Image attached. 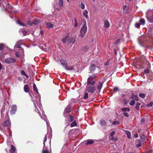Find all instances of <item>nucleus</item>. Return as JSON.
Instances as JSON below:
<instances>
[{"label":"nucleus","mask_w":153,"mask_h":153,"mask_svg":"<svg viewBox=\"0 0 153 153\" xmlns=\"http://www.w3.org/2000/svg\"><path fill=\"white\" fill-rule=\"evenodd\" d=\"M96 68V66L94 64H92L89 67V70L91 72L94 71Z\"/></svg>","instance_id":"17"},{"label":"nucleus","mask_w":153,"mask_h":153,"mask_svg":"<svg viewBox=\"0 0 153 153\" xmlns=\"http://www.w3.org/2000/svg\"><path fill=\"white\" fill-rule=\"evenodd\" d=\"M135 103V101L134 100H132L130 102L129 104H130V105H131V106H132Z\"/></svg>","instance_id":"39"},{"label":"nucleus","mask_w":153,"mask_h":153,"mask_svg":"<svg viewBox=\"0 0 153 153\" xmlns=\"http://www.w3.org/2000/svg\"><path fill=\"white\" fill-rule=\"evenodd\" d=\"M71 111V108H70L69 107H67L65 109V111L67 113H68V112H70Z\"/></svg>","instance_id":"37"},{"label":"nucleus","mask_w":153,"mask_h":153,"mask_svg":"<svg viewBox=\"0 0 153 153\" xmlns=\"http://www.w3.org/2000/svg\"><path fill=\"white\" fill-rule=\"evenodd\" d=\"M147 19L148 22L150 23H153V12L152 13V16L150 17H147Z\"/></svg>","instance_id":"10"},{"label":"nucleus","mask_w":153,"mask_h":153,"mask_svg":"<svg viewBox=\"0 0 153 153\" xmlns=\"http://www.w3.org/2000/svg\"><path fill=\"white\" fill-rule=\"evenodd\" d=\"M3 126H7L10 125V123L9 120H7L2 124Z\"/></svg>","instance_id":"11"},{"label":"nucleus","mask_w":153,"mask_h":153,"mask_svg":"<svg viewBox=\"0 0 153 153\" xmlns=\"http://www.w3.org/2000/svg\"><path fill=\"white\" fill-rule=\"evenodd\" d=\"M6 0H1L0 5L1 7H2L5 9H11L12 7L8 4H7L5 1Z\"/></svg>","instance_id":"2"},{"label":"nucleus","mask_w":153,"mask_h":153,"mask_svg":"<svg viewBox=\"0 0 153 153\" xmlns=\"http://www.w3.org/2000/svg\"><path fill=\"white\" fill-rule=\"evenodd\" d=\"M100 123L102 126H104L106 125V123L104 120H101L100 121Z\"/></svg>","instance_id":"18"},{"label":"nucleus","mask_w":153,"mask_h":153,"mask_svg":"<svg viewBox=\"0 0 153 153\" xmlns=\"http://www.w3.org/2000/svg\"><path fill=\"white\" fill-rule=\"evenodd\" d=\"M145 122L144 119L143 118H142L141 120V123L142 124L143 123Z\"/></svg>","instance_id":"58"},{"label":"nucleus","mask_w":153,"mask_h":153,"mask_svg":"<svg viewBox=\"0 0 153 153\" xmlns=\"http://www.w3.org/2000/svg\"><path fill=\"white\" fill-rule=\"evenodd\" d=\"M23 42V40H20L18 41L16 45V47L17 48H20V46L22 44Z\"/></svg>","instance_id":"14"},{"label":"nucleus","mask_w":153,"mask_h":153,"mask_svg":"<svg viewBox=\"0 0 153 153\" xmlns=\"http://www.w3.org/2000/svg\"><path fill=\"white\" fill-rule=\"evenodd\" d=\"M40 22L39 20L38 19H35L33 22V23L35 25H37L39 24Z\"/></svg>","instance_id":"34"},{"label":"nucleus","mask_w":153,"mask_h":153,"mask_svg":"<svg viewBox=\"0 0 153 153\" xmlns=\"http://www.w3.org/2000/svg\"><path fill=\"white\" fill-rule=\"evenodd\" d=\"M67 41V43L69 44H70L71 43L74 44L75 42V40L73 38L69 37L68 36V38Z\"/></svg>","instance_id":"8"},{"label":"nucleus","mask_w":153,"mask_h":153,"mask_svg":"<svg viewBox=\"0 0 153 153\" xmlns=\"http://www.w3.org/2000/svg\"><path fill=\"white\" fill-rule=\"evenodd\" d=\"M87 91L89 92L94 93L96 90V88L95 86L88 85L86 87Z\"/></svg>","instance_id":"4"},{"label":"nucleus","mask_w":153,"mask_h":153,"mask_svg":"<svg viewBox=\"0 0 153 153\" xmlns=\"http://www.w3.org/2000/svg\"><path fill=\"white\" fill-rule=\"evenodd\" d=\"M33 91L36 92L37 94H39V92L38 91V90L36 85L34 83L33 85Z\"/></svg>","instance_id":"32"},{"label":"nucleus","mask_w":153,"mask_h":153,"mask_svg":"<svg viewBox=\"0 0 153 153\" xmlns=\"http://www.w3.org/2000/svg\"><path fill=\"white\" fill-rule=\"evenodd\" d=\"M69 117L70 118V120H69V123H68V124L65 127V128H66L69 125L70 123H71L73 122L74 121V117L72 115H69Z\"/></svg>","instance_id":"13"},{"label":"nucleus","mask_w":153,"mask_h":153,"mask_svg":"<svg viewBox=\"0 0 153 153\" xmlns=\"http://www.w3.org/2000/svg\"><path fill=\"white\" fill-rule=\"evenodd\" d=\"M80 7L82 9H83L85 8V5L84 4H83L82 3H81L80 5Z\"/></svg>","instance_id":"49"},{"label":"nucleus","mask_w":153,"mask_h":153,"mask_svg":"<svg viewBox=\"0 0 153 153\" xmlns=\"http://www.w3.org/2000/svg\"><path fill=\"white\" fill-rule=\"evenodd\" d=\"M40 48L42 50H44L45 49V48L43 46H40Z\"/></svg>","instance_id":"61"},{"label":"nucleus","mask_w":153,"mask_h":153,"mask_svg":"<svg viewBox=\"0 0 153 153\" xmlns=\"http://www.w3.org/2000/svg\"><path fill=\"white\" fill-rule=\"evenodd\" d=\"M98 74L96 73L93 74L88 77L87 79V82L88 85H94L96 82L95 81H92L94 78H95L98 75Z\"/></svg>","instance_id":"1"},{"label":"nucleus","mask_w":153,"mask_h":153,"mask_svg":"<svg viewBox=\"0 0 153 153\" xmlns=\"http://www.w3.org/2000/svg\"><path fill=\"white\" fill-rule=\"evenodd\" d=\"M59 5L60 7H62L63 6V0H60L59 3Z\"/></svg>","instance_id":"35"},{"label":"nucleus","mask_w":153,"mask_h":153,"mask_svg":"<svg viewBox=\"0 0 153 153\" xmlns=\"http://www.w3.org/2000/svg\"><path fill=\"white\" fill-rule=\"evenodd\" d=\"M24 90L27 93L29 92V88L27 85H25L24 86Z\"/></svg>","instance_id":"15"},{"label":"nucleus","mask_w":153,"mask_h":153,"mask_svg":"<svg viewBox=\"0 0 153 153\" xmlns=\"http://www.w3.org/2000/svg\"><path fill=\"white\" fill-rule=\"evenodd\" d=\"M20 31L24 35H27L29 34V33L27 31L23 29L21 30Z\"/></svg>","instance_id":"29"},{"label":"nucleus","mask_w":153,"mask_h":153,"mask_svg":"<svg viewBox=\"0 0 153 153\" xmlns=\"http://www.w3.org/2000/svg\"><path fill=\"white\" fill-rule=\"evenodd\" d=\"M124 116L125 117H129V115L128 114L127 112L123 113Z\"/></svg>","instance_id":"48"},{"label":"nucleus","mask_w":153,"mask_h":153,"mask_svg":"<svg viewBox=\"0 0 153 153\" xmlns=\"http://www.w3.org/2000/svg\"><path fill=\"white\" fill-rule=\"evenodd\" d=\"M21 74L23 76H24L26 77V78H28V76L26 74L25 71L23 70H22L21 72Z\"/></svg>","instance_id":"33"},{"label":"nucleus","mask_w":153,"mask_h":153,"mask_svg":"<svg viewBox=\"0 0 153 153\" xmlns=\"http://www.w3.org/2000/svg\"><path fill=\"white\" fill-rule=\"evenodd\" d=\"M16 148L13 145H11V148L10 150V152L11 153H14L15 151Z\"/></svg>","instance_id":"27"},{"label":"nucleus","mask_w":153,"mask_h":153,"mask_svg":"<svg viewBox=\"0 0 153 153\" xmlns=\"http://www.w3.org/2000/svg\"><path fill=\"white\" fill-rule=\"evenodd\" d=\"M141 143H140L137 145H136V146L137 147H139L141 146Z\"/></svg>","instance_id":"59"},{"label":"nucleus","mask_w":153,"mask_h":153,"mask_svg":"<svg viewBox=\"0 0 153 153\" xmlns=\"http://www.w3.org/2000/svg\"><path fill=\"white\" fill-rule=\"evenodd\" d=\"M132 99H134L136 101L138 100V97L137 95H134L133 94H132V95L131 97Z\"/></svg>","instance_id":"25"},{"label":"nucleus","mask_w":153,"mask_h":153,"mask_svg":"<svg viewBox=\"0 0 153 153\" xmlns=\"http://www.w3.org/2000/svg\"><path fill=\"white\" fill-rule=\"evenodd\" d=\"M113 89L114 91L115 92L117 91H119L118 88L117 87L114 88Z\"/></svg>","instance_id":"53"},{"label":"nucleus","mask_w":153,"mask_h":153,"mask_svg":"<svg viewBox=\"0 0 153 153\" xmlns=\"http://www.w3.org/2000/svg\"><path fill=\"white\" fill-rule=\"evenodd\" d=\"M146 136L143 134H142L140 136V140L142 142H144L146 138Z\"/></svg>","instance_id":"22"},{"label":"nucleus","mask_w":153,"mask_h":153,"mask_svg":"<svg viewBox=\"0 0 153 153\" xmlns=\"http://www.w3.org/2000/svg\"><path fill=\"white\" fill-rule=\"evenodd\" d=\"M88 11L87 10H85L84 12L83 13V16L85 17L86 19H88Z\"/></svg>","instance_id":"21"},{"label":"nucleus","mask_w":153,"mask_h":153,"mask_svg":"<svg viewBox=\"0 0 153 153\" xmlns=\"http://www.w3.org/2000/svg\"><path fill=\"white\" fill-rule=\"evenodd\" d=\"M140 24L139 22H136L135 24V27L137 28H138L140 27Z\"/></svg>","instance_id":"46"},{"label":"nucleus","mask_w":153,"mask_h":153,"mask_svg":"<svg viewBox=\"0 0 153 153\" xmlns=\"http://www.w3.org/2000/svg\"><path fill=\"white\" fill-rule=\"evenodd\" d=\"M128 7L126 5H125L123 7V10L124 12L126 13H127L128 11Z\"/></svg>","instance_id":"23"},{"label":"nucleus","mask_w":153,"mask_h":153,"mask_svg":"<svg viewBox=\"0 0 153 153\" xmlns=\"http://www.w3.org/2000/svg\"><path fill=\"white\" fill-rule=\"evenodd\" d=\"M109 61L108 60L107 61L105 62V63H104L105 65L106 66H107V65H108L109 64Z\"/></svg>","instance_id":"57"},{"label":"nucleus","mask_w":153,"mask_h":153,"mask_svg":"<svg viewBox=\"0 0 153 153\" xmlns=\"http://www.w3.org/2000/svg\"><path fill=\"white\" fill-rule=\"evenodd\" d=\"M88 97V93L86 92L85 93L84 96V98L85 99H87Z\"/></svg>","instance_id":"41"},{"label":"nucleus","mask_w":153,"mask_h":153,"mask_svg":"<svg viewBox=\"0 0 153 153\" xmlns=\"http://www.w3.org/2000/svg\"><path fill=\"white\" fill-rule=\"evenodd\" d=\"M86 142V144L87 145L91 144L94 143V141L93 140H88L85 141Z\"/></svg>","instance_id":"19"},{"label":"nucleus","mask_w":153,"mask_h":153,"mask_svg":"<svg viewBox=\"0 0 153 153\" xmlns=\"http://www.w3.org/2000/svg\"><path fill=\"white\" fill-rule=\"evenodd\" d=\"M39 114L40 116H41V118L43 119V120H45V121H46L47 122V121L45 120V115H44L43 117L41 115V114L40 113H39Z\"/></svg>","instance_id":"45"},{"label":"nucleus","mask_w":153,"mask_h":153,"mask_svg":"<svg viewBox=\"0 0 153 153\" xmlns=\"http://www.w3.org/2000/svg\"><path fill=\"white\" fill-rule=\"evenodd\" d=\"M4 48V45L3 44H0V50H3Z\"/></svg>","instance_id":"44"},{"label":"nucleus","mask_w":153,"mask_h":153,"mask_svg":"<svg viewBox=\"0 0 153 153\" xmlns=\"http://www.w3.org/2000/svg\"><path fill=\"white\" fill-rule=\"evenodd\" d=\"M17 23L19 24L20 25L22 26H25V25L24 24L21 23L20 21H18L17 22Z\"/></svg>","instance_id":"51"},{"label":"nucleus","mask_w":153,"mask_h":153,"mask_svg":"<svg viewBox=\"0 0 153 153\" xmlns=\"http://www.w3.org/2000/svg\"><path fill=\"white\" fill-rule=\"evenodd\" d=\"M47 139V137L46 135L44 138V142H43V144L44 146H45V142L46 141Z\"/></svg>","instance_id":"43"},{"label":"nucleus","mask_w":153,"mask_h":153,"mask_svg":"<svg viewBox=\"0 0 153 153\" xmlns=\"http://www.w3.org/2000/svg\"><path fill=\"white\" fill-rule=\"evenodd\" d=\"M138 134H134V136L135 138H137L138 137Z\"/></svg>","instance_id":"63"},{"label":"nucleus","mask_w":153,"mask_h":153,"mask_svg":"<svg viewBox=\"0 0 153 153\" xmlns=\"http://www.w3.org/2000/svg\"><path fill=\"white\" fill-rule=\"evenodd\" d=\"M102 83L100 82H99L98 83V84L96 86L97 89L99 90L100 92V90L102 88Z\"/></svg>","instance_id":"12"},{"label":"nucleus","mask_w":153,"mask_h":153,"mask_svg":"<svg viewBox=\"0 0 153 153\" xmlns=\"http://www.w3.org/2000/svg\"><path fill=\"white\" fill-rule=\"evenodd\" d=\"M18 79L20 81H22V77H18Z\"/></svg>","instance_id":"60"},{"label":"nucleus","mask_w":153,"mask_h":153,"mask_svg":"<svg viewBox=\"0 0 153 153\" xmlns=\"http://www.w3.org/2000/svg\"><path fill=\"white\" fill-rule=\"evenodd\" d=\"M149 68H147L144 70V72L145 74H147L149 73Z\"/></svg>","instance_id":"47"},{"label":"nucleus","mask_w":153,"mask_h":153,"mask_svg":"<svg viewBox=\"0 0 153 153\" xmlns=\"http://www.w3.org/2000/svg\"><path fill=\"white\" fill-rule=\"evenodd\" d=\"M121 110L123 111H130V108L127 107L123 108Z\"/></svg>","instance_id":"31"},{"label":"nucleus","mask_w":153,"mask_h":153,"mask_svg":"<svg viewBox=\"0 0 153 153\" xmlns=\"http://www.w3.org/2000/svg\"><path fill=\"white\" fill-rule=\"evenodd\" d=\"M46 25L48 28H52L54 27L53 24L50 22H47Z\"/></svg>","instance_id":"20"},{"label":"nucleus","mask_w":153,"mask_h":153,"mask_svg":"<svg viewBox=\"0 0 153 153\" xmlns=\"http://www.w3.org/2000/svg\"><path fill=\"white\" fill-rule=\"evenodd\" d=\"M110 26L109 22L107 20L105 21L104 23V27L105 28H107L108 27Z\"/></svg>","instance_id":"26"},{"label":"nucleus","mask_w":153,"mask_h":153,"mask_svg":"<svg viewBox=\"0 0 153 153\" xmlns=\"http://www.w3.org/2000/svg\"><path fill=\"white\" fill-rule=\"evenodd\" d=\"M27 23L28 24L30 25H32V24H33V23H31L30 21H29V22H27Z\"/></svg>","instance_id":"64"},{"label":"nucleus","mask_w":153,"mask_h":153,"mask_svg":"<svg viewBox=\"0 0 153 153\" xmlns=\"http://www.w3.org/2000/svg\"><path fill=\"white\" fill-rule=\"evenodd\" d=\"M140 97L142 98H144L145 96V95L144 94L140 93L139 94Z\"/></svg>","instance_id":"40"},{"label":"nucleus","mask_w":153,"mask_h":153,"mask_svg":"<svg viewBox=\"0 0 153 153\" xmlns=\"http://www.w3.org/2000/svg\"><path fill=\"white\" fill-rule=\"evenodd\" d=\"M153 104V102H150L149 104H148L147 105L149 106L152 107Z\"/></svg>","instance_id":"55"},{"label":"nucleus","mask_w":153,"mask_h":153,"mask_svg":"<svg viewBox=\"0 0 153 153\" xmlns=\"http://www.w3.org/2000/svg\"><path fill=\"white\" fill-rule=\"evenodd\" d=\"M87 27L86 26V23L82 26L80 30V34L79 36H81L82 38L84 37L87 32Z\"/></svg>","instance_id":"3"},{"label":"nucleus","mask_w":153,"mask_h":153,"mask_svg":"<svg viewBox=\"0 0 153 153\" xmlns=\"http://www.w3.org/2000/svg\"><path fill=\"white\" fill-rule=\"evenodd\" d=\"M77 124L76 121H74L70 124V126L71 127L76 126H77Z\"/></svg>","instance_id":"30"},{"label":"nucleus","mask_w":153,"mask_h":153,"mask_svg":"<svg viewBox=\"0 0 153 153\" xmlns=\"http://www.w3.org/2000/svg\"><path fill=\"white\" fill-rule=\"evenodd\" d=\"M15 55L17 57H19L20 56V53L19 52H17L16 53Z\"/></svg>","instance_id":"50"},{"label":"nucleus","mask_w":153,"mask_h":153,"mask_svg":"<svg viewBox=\"0 0 153 153\" xmlns=\"http://www.w3.org/2000/svg\"><path fill=\"white\" fill-rule=\"evenodd\" d=\"M42 153H49V152L47 150L43 149L42 151Z\"/></svg>","instance_id":"52"},{"label":"nucleus","mask_w":153,"mask_h":153,"mask_svg":"<svg viewBox=\"0 0 153 153\" xmlns=\"http://www.w3.org/2000/svg\"><path fill=\"white\" fill-rule=\"evenodd\" d=\"M60 62L61 64L63 66H66L67 64V61L66 60L62 59L60 60Z\"/></svg>","instance_id":"16"},{"label":"nucleus","mask_w":153,"mask_h":153,"mask_svg":"<svg viewBox=\"0 0 153 153\" xmlns=\"http://www.w3.org/2000/svg\"><path fill=\"white\" fill-rule=\"evenodd\" d=\"M17 106L15 105H13L11 108L10 113L11 114H14L17 111Z\"/></svg>","instance_id":"7"},{"label":"nucleus","mask_w":153,"mask_h":153,"mask_svg":"<svg viewBox=\"0 0 153 153\" xmlns=\"http://www.w3.org/2000/svg\"><path fill=\"white\" fill-rule=\"evenodd\" d=\"M109 138L110 140H113V136H111L110 135V137H109Z\"/></svg>","instance_id":"62"},{"label":"nucleus","mask_w":153,"mask_h":153,"mask_svg":"<svg viewBox=\"0 0 153 153\" xmlns=\"http://www.w3.org/2000/svg\"><path fill=\"white\" fill-rule=\"evenodd\" d=\"M140 103L139 102H137L136 103L135 108L137 110H138L140 105Z\"/></svg>","instance_id":"38"},{"label":"nucleus","mask_w":153,"mask_h":153,"mask_svg":"<svg viewBox=\"0 0 153 153\" xmlns=\"http://www.w3.org/2000/svg\"><path fill=\"white\" fill-rule=\"evenodd\" d=\"M139 23H140L142 25H144L145 24V21L143 19H141L139 20Z\"/></svg>","instance_id":"36"},{"label":"nucleus","mask_w":153,"mask_h":153,"mask_svg":"<svg viewBox=\"0 0 153 153\" xmlns=\"http://www.w3.org/2000/svg\"><path fill=\"white\" fill-rule=\"evenodd\" d=\"M75 22V24L74 25V27H76L77 26V20L76 19H74Z\"/></svg>","instance_id":"54"},{"label":"nucleus","mask_w":153,"mask_h":153,"mask_svg":"<svg viewBox=\"0 0 153 153\" xmlns=\"http://www.w3.org/2000/svg\"><path fill=\"white\" fill-rule=\"evenodd\" d=\"M119 123H119V121H116L114 122H113L112 123V124L114 125H118L119 124Z\"/></svg>","instance_id":"42"},{"label":"nucleus","mask_w":153,"mask_h":153,"mask_svg":"<svg viewBox=\"0 0 153 153\" xmlns=\"http://www.w3.org/2000/svg\"><path fill=\"white\" fill-rule=\"evenodd\" d=\"M115 134V132L114 131H112L110 134L111 136H113Z\"/></svg>","instance_id":"56"},{"label":"nucleus","mask_w":153,"mask_h":153,"mask_svg":"<svg viewBox=\"0 0 153 153\" xmlns=\"http://www.w3.org/2000/svg\"><path fill=\"white\" fill-rule=\"evenodd\" d=\"M125 133L127 135L128 138V139H130L131 138V133L130 131H127L126 130L125 131Z\"/></svg>","instance_id":"24"},{"label":"nucleus","mask_w":153,"mask_h":153,"mask_svg":"<svg viewBox=\"0 0 153 153\" xmlns=\"http://www.w3.org/2000/svg\"><path fill=\"white\" fill-rule=\"evenodd\" d=\"M68 36H67L63 38L62 42L64 43H67Z\"/></svg>","instance_id":"28"},{"label":"nucleus","mask_w":153,"mask_h":153,"mask_svg":"<svg viewBox=\"0 0 153 153\" xmlns=\"http://www.w3.org/2000/svg\"><path fill=\"white\" fill-rule=\"evenodd\" d=\"M16 60L12 58L8 57L5 59V62L7 64L12 63L15 62Z\"/></svg>","instance_id":"6"},{"label":"nucleus","mask_w":153,"mask_h":153,"mask_svg":"<svg viewBox=\"0 0 153 153\" xmlns=\"http://www.w3.org/2000/svg\"><path fill=\"white\" fill-rule=\"evenodd\" d=\"M74 66H72L70 65H67L65 66V68L67 70L71 71L74 69Z\"/></svg>","instance_id":"9"},{"label":"nucleus","mask_w":153,"mask_h":153,"mask_svg":"<svg viewBox=\"0 0 153 153\" xmlns=\"http://www.w3.org/2000/svg\"><path fill=\"white\" fill-rule=\"evenodd\" d=\"M146 38L144 37H140L139 39V42L141 46H143L144 44L146 42Z\"/></svg>","instance_id":"5"}]
</instances>
